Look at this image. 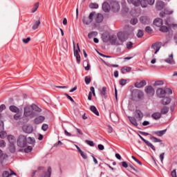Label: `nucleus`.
<instances>
[{
	"label": "nucleus",
	"mask_w": 177,
	"mask_h": 177,
	"mask_svg": "<svg viewBox=\"0 0 177 177\" xmlns=\"http://www.w3.org/2000/svg\"><path fill=\"white\" fill-rule=\"evenodd\" d=\"M35 143V140L31 137L27 136L20 134L17 139V145L18 147L21 149H24V147H27V145H34Z\"/></svg>",
	"instance_id": "nucleus-1"
},
{
	"label": "nucleus",
	"mask_w": 177,
	"mask_h": 177,
	"mask_svg": "<svg viewBox=\"0 0 177 177\" xmlns=\"http://www.w3.org/2000/svg\"><path fill=\"white\" fill-rule=\"evenodd\" d=\"M127 2L128 3H132L136 7L147 8V1L146 0H127Z\"/></svg>",
	"instance_id": "nucleus-2"
},
{
	"label": "nucleus",
	"mask_w": 177,
	"mask_h": 177,
	"mask_svg": "<svg viewBox=\"0 0 177 177\" xmlns=\"http://www.w3.org/2000/svg\"><path fill=\"white\" fill-rule=\"evenodd\" d=\"M104 42H110L111 45H120V44L117 43V37L115 35L111 36H106L103 38Z\"/></svg>",
	"instance_id": "nucleus-3"
},
{
	"label": "nucleus",
	"mask_w": 177,
	"mask_h": 177,
	"mask_svg": "<svg viewBox=\"0 0 177 177\" xmlns=\"http://www.w3.org/2000/svg\"><path fill=\"white\" fill-rule=\"evenodd\" d=\"M77 50L75 49V43L73 41V49H74V56L76 57L77 63L80 64L81 63V55H80V52H81V49H80V46L77 44Z\"/></svg>",
	"instance_id": "nucleus-4"
},
{
	"label": "nucleus",
	"mask_w": 177,
	"mask_h": 177,
	"mask_svg": "<svg viewBox=\"0 0 177 177\" xmlns=\"http://www.w3.org/2000/svg\"><path fill=\"white\" fill-rule=\"evenodd\" d=\"M24 115L25 117H32V115H34V111H32V107L26 106L24 109Z\"/></svg>",
	"instance_id": "nucleus-5"
},
{
	"label": "nucleus",
	"mask_w": 177,
	"mask_h": 177,
	"mask_svg": "<svg viewBox=\"0 0 177 177\" xmlns=\"http://www.w3.org/2000/svg\"><path fill=\"white\" fill-rule=\"evenodd\" d=\"M44 121H45V116L39 115L34 119L33 122L35 125H39V124H42Z\"/></svg>",
	"instance_id": "nucleus-6"
},
{
	"label": "nucleus",
	"mask_w": 177,
	"mask_h": 177,
	"mask_svg": "<svg viewBox=\"0 0 177 177\" xmlns=\"http://www.w3.org/2000/svg\"><path fill=\"white\" fill-rule=\"evenodd\" d=\"M22 129L24 132H25V133H32V131H34V127H32V126L31 125H26L24 126Z\"/></svg>",
	"instance_id": "nucleus-7"
},
{
	"label": "nucleus",
	"mask_w": 177,
	"mask_h": 177,
	"mask_svg": "<svg viewBox=\"0 0 177 177\" xmlns=\"http://www.w3.org/2000/svg\"><path fill=\"white\" fill-rule=\"evenodd\" d=\"M102 10H104L106 13L110 12V10H111V7L110 6V4L107 3V1H104L102 3Z\"/></svg>",
	"instance_id": "nucleus-8"
},
{
	"label": "nucleus",
	"mask_w": 177,
	"mask_h": 177,
	"mask_svg": "<svg viewBox=\"0 0 177 177\" xmlns=\"http://www.w3.org/2000/svg\"><path fill=\"white\" fill-rule=\"evenodd\" d=\"M145 91L147 95H151V96L154 95V88L151 86H147L145 88Z\"/></svg>",
	"instance_id": "nucleus-9"
},
{
	"label": "nucleus",
	"mask_w": 177,
	"mask_h": 177,
	"mask_svg": "<svg viewBox=\"0 0 177 177\" xmlns=\"http://www.w3.org/2000/svg\"><path fill=\"white\" fill-rule=\"evenodd\" d=\"M156 95L158 97H165V90L161 88H159L156 91Z\"/></svg>",
	"instance_id": "nucleus-10"
},
{
	"label": "nucleus",
	"mask_w": 177,
	"mask_h": 177,
	"mask_svg": "<svg viewBox=\"0 0 177 177\" xmlns=\"http://www.w3.org/2000/svg\"><path fill=\"white\" fill-rule=\"evenodd\" d=\"M100 95L102 96V97H104V99H106L107 95V87L104 86L101 90H100Z\"/></svg>",
	"instance_id": "nucleus-11"
},
{
	"label": "nucleus",
	"mask_w": 177,
	"mask_h": 177,
	"mask_svg": "<svg viewBox=\"0 0 177 177\" xmlns=\"http://www.w3.org/2000/svg\"><path fill=\"white\" fill-rule=\"evenodd\" d=\"M140 21L142 23V24H150V19L148 17L142 16L140 18Z\"/></svg>",
	"instance_id": "nucleus-12"
},
{
	"label": "nucleus",
	"mask_w": 177,
	"mask_h": 177,
	"mask_svg": "<svg viewBox=\"0 0 177 177\" xmlns=\"http://www.w3.org/2000/svg\"><path fill=\"white\" fill-rule=\"evenodd\" d=\"M147 84V83L145 82V80H142L140 82H136L134 84V86L136 88H143L144 86H146Z\"/></svg>",
	"instance_id": "nucleus-13"
},
{
	"label": "nucleus",
	"mask_w": 177,
	"mask_h": 177,
	"mask_svg": "<svg viewBox=\"0 0 177 177\" xmlns=\"http://www.w3.org/2000/svg\"><path fill=\"white\" fill-rule=\"evenodd\" d=\"M129 120L130 121L131 124L136 127V128H138V126L139 125L138 124V121L136 120V118L135 117L132 116H128Z\"/></svg>",
	"instance_id": "nucleus-14"
},
{
	"label": "nucleus",
	"mask_w": 177,
	"mask_h": 177,
	"mask_svg": "<svg viewBox=\"0 0 177 177\" xmlns=\"http://www.w3.org/2000/svg\"><path fill=\"white\" fill-rule=\"evenodd\" d=\"M7 140H8L10 144H15L16 143V137L12 134L8 135L7 136Z\"/></svg>",
	"instance_id": "nucleus-15"
},
{
	"label": "nucleus",
	"mask_w": 177,
	"mask_h": 177,
	"mask_svg": "<svg viewBox=\"0 0 177 177\" xmlns=\"http://www.w3.org/2000/svg\"><path fill=\"white\" fill-rule=\"evenodd\" d=\"M134 93L137 94V97L140 100L143 99L145 97V94L142 93V91L136 89L133 91Z\"/></svg>",
	"instance_id": "nucleus-16"
},
{
	"label": "nucleus",
	"mask_w": 177,
	"mask_h": 177,
	"mask_svg": "<svg viewBox=\"0 0 177 177\" xmlns=\"http://www.w3.org/2000/svg\"><path fill=\"white\" fill-rule=\"evenodd\" d=\"M153 24L156 27H161V26H162V19H161L160 18H156L153 21Z\"/></svg>",
	"instance_id": "nucleus-17"
},
{
	"label": "nucleus",
	"mask_w": 177,
	"mask_h": 177,
	"mask_svg": "<svg viewBox=\"0 0 177 177\" xmlns=\"http://www.w3.org/2000/svg\"><path fill=\"white\" fill-rule=\"evenodd\" d=\"M171 97H164L163 99L162 100V104L163 106H167L171 103Z\"/></svg>",
	"instance_id": "nucleus-18"
},
{
	"label": "nucleus",
	"mask_w": 177,
	"mask_h": 177,
	"mask_svg": "<svg viewBox=\"0 0 177 177\" xmlns=\"http://www.w3.org/2000/svg\"><path fill=\"white\" fill-rule=\"evenodd\" d=\"M165 7V3L164 1H158L156 3V9L158 10H162V8Z\"/></svg>",
	"instance_id": "nucleus-19"
},
{
	"label": "nucleus",
	"mask_w": 177,
	"mask_h": 177,
	"mask_svg": "<svg viewBox=\"0 0 177 177\" xmlns=\"http://www.w3.org/2000/svg\"><path fill=\"white\" fill-rule=\"evenodd\" d=\"M135 115H136V118L140 120H141L143 118V113H142L141 110L136 109Z\"/></svg>",
	"instance_id": "nucleus-20"
},
{
	"label": "nucleus",
	"mask_w": 177,
	"mask_h": 177,
	"mask_svg": "<svg viewBox=\"0 0 177 177\" xmlns=\"http://www.w3.org/2000/svg\"><path fill=\"white\" fill-rule=\"evenodd\" d=\"M160 48L161 47H160V44H158V43H155L151 45V49H153L155 50V55H157V53L158 52V50H160Z\"/></svg>",
	"instance_id": "nucleus-21"
},
{
	"label": "nucleus",
	"mask_w": 177,
	"mask_h": 177,
	"mask_svg": "<svg viewBox=\"0 0 177 177\" xmlns=\"http://www.w3.org/2000/svg\"><path fill=\"white\" fill-rule=\"evenodd\" d=\"M112 9L113 12H118L120 10V4L117 1H114L112 3Z\"/></svg>",
	"instance_id": "nucleus-22"
},
{
	"label": "nucleus",
	"mask_w": 177,
	"mask_h": 177,
	"mask_svg": "<svg viewBox=\"0 0 177 177\" xmlns=\"http://www.w3.org/2000/svg\"><path fill=\"white\" fill-rule=\"evenodd\" d=\"M131 70H132V68L129 66H123L121 68V73L122 74H127V73H131Z\"/></svg>",
	"instance_id": "nucleus-23"
},
{
	"label": "nucleus",
	"mask_w": 177,
	"mask_h": 177,
	"mask_svg": "<svg viewBox=\"0 0 177 177\" xmlns=\"http://www.w3.org/2000/svg\"><path fill=\"white\" fill-rule=\"evenodd\" d=\"M118 37L119 41L122 42L121 44H120V45H122V43L125 42V41H127L124 34L119 33L118 35Z\"/></svg>",
	"instance_id": "nucleus-24"
},
{
	"label": "nucleus",
	"mask_w": 177,
	"mask_h": 177,
	"mask_svg": "<svg viewBox=\"0 0 177 177\" xmlns=\"http://www.w3.org/2000/svg\"><path fill=\"white\" fill-rule=\"evenodd\" d=\"M39 26H41V20L39 19V20L35 21L33 22L32 29L35 30L38 29Z\"/></svg>",
	"instance_id": "nucleus-25"
},
{
	"label": "nucleus",
	"mask_w": 177,
	"mask_h": 177,
	"mask_svg": "<svg viewBox=\"0 0 177 177\" xmlns=\"http://www.w3.org/2000/svg\"><path fill=\"white\" fill-rule=\"evenodd\" d=\"M145 144L147 145V146H148V147H150L152 150H153V151H156V147H154V145H153V144H151L150 142H149L147 140L142 138V140Z\"/></svg>",
	"instance_id": "nucleus-26"
},
{
	"label": "nucleus",
	"mask_w": 177,
	"mask_h": 177,
	"mask_svg": "<svg viewBox=\"0 0 177 177\" xmlns=\"http://www.w3.org/2000/svg\"><path fill=\"white\" fill-rule=\"evenodd\" d=\"M165 132H167V129L162 130V131H153V134L156 135V136H162L163 135H165Z\"/></svg>",
	"instance_id": "nucleus-27"
},
{
	"label": "nucleus",
	"mask_w": 177,
	"mask_h": 177,
	"mask_svg": "<svg viewBox=\"0 0 177 177\" xmlns=\"http://www.w3.org/2000/svg\"><path fill=\"white\" fill-rule=\"evenodd\" d=\"M151 118L153 120H160V118H161V113L159 112H155L151 115Z\"/></svg>",
	"instance_id": "nucleus-28"
},
{
	"label": "nucleus",
	"mask_w": 177,
	"mask_h": 177,
	"mask_svg": "<svg viewBox=\"0 0 177 177\" xmlns=\"http://www.w3.org/2000/svg\"><path fill=\"white\" fill-rule=\"evenodd\" d=\"M90 110H91V111H92V113H93L94 114H95V115H97V117H99V115H100L99 111H97V109H96V106H90Z\"/></svg>",
	"instance_id": "nucleus-29"
},
{
	"label": "nucleus",
	"mask_w": 177,
	"mask_h": 177,
	"mask_svg": "<svg viewBox=\"0 0 177 177\" xmlns=\"http://www.w3.org/2000/svg\"><path fill=\"white\" fill-rule=\"evenodd\" d=\"M103 15L102 14H97V17H95V22L96 23H102L103 21Z\"/></svg>",
	"instance_id": "nucleus-30"
},
{
	"label": "nucleus",
	"mask_w": 177,
	"mask_h": 177,
	"mask_svg": "<svg viewBox=\"0 0 177 177\" xmlns=\"http://www.w3.org/2000/svg\"><path fill=\"white\" fill-rule=\"evenodd\" d=\"M8 149L10 151V153H16V146L15 145V144H10L8 146Z\"/></svg>",
	"instance_id": "nucleus-31"
},
{
	"label": "nucleus",
	"mask_w": 177,
	"mask_h": 177,
	"mask_svg": "<svg viewBox=\"0 0 177 177\" xmlns=\"http://www.w3.org/2000/svg\"><path fill=\"white\" fill-rule=\"evenodd\" d=\"M168 111H169V108L168 106H163L160 109V114H167Z\"/></svg>",
	"instance_id": "nucleus-32"
},
{
	"label": "nucleus",
	"mask_w": 177,
	"mask_h": 177,
	"mask_svg": "<svg viewBox=\"0 0 177 177\" xmlns=\"http://www.w3.org/2000/svg\"><path fill=\"white\" fill-rule=\"evenodd\" d=\"M159 31H161V32H168L169 31V28L165 26H161L160 27Z\"/></svg>",
	"instance_id": "nucleus-33"
},
{
	"label": "nucleus",
	"mask_w": 177,
	"mask_h": 177,
	"mask_svg": "<svg viewBox=\"0 0 177 177\" xmlns=\"http://www.w3.org/2000/svg\"><path fill=\"white\" fill-rule=\"evenodd\" d=\"M9 109L12 111V113H17L19 111V108L15 105L10 106Z\"/></svg>",
	"instance_id": "nucleus-34"
},
{
	"label": "nucleus",
	"mask_w": 177,
	"mask_h": 177,
	"mask_svg": "<svg viewBox=\"0 0 177 177\" xmlns=\"http://www.w3.org/2000/svg\"><path fill=\"white\" fill-rule=\"evenodd\" d=\"M52 175V167H48L47 171L44 174V177H50Z\"/></svg>",
	"instance_id": "nucleus-35"
},
{
	"label": "nucleus",
	"mask_w": 177,
	"mask_h": 177,
	"mask_svg": "<svg viewBox=\"0 0 177 177\" xmlns=\"http://www.w3.org/2000/svg\"><path fill=\"white\" fill-rule=\"evenodd\" d=\"M82 21L84 24L86 25L91 24V23H92V21L89 20V18L88 17H84L82 19Z\"/></svg>",
	"instance_id": "nucleus-36"
},
{
	"label": "nucleus",
	"mask_w": 177,
	"mask_h": 177,
	"mask_svg": "<svg viewBox=\"0 0 177 177\" xmlns=\"http://www.w3.org/2000/svg\"><path fill=\"white\" fill-rule=\"evenodd\" d=\"M151 140L153 142V143H161L162 142V140L158 139L157 137L152 136L150 138Z\"/></svg>",
	"instance_id": "nucleus-37"
},
{
	"label": "nucleus",
	"mask_w": 177,
	"mask_h": 177,
	"mask_svg": "<svg viewBox=\"0 0 177 177\" xmlns=\"http://www.w3.org/2000/svg\"><path fill=\"white\" fill-rule=\"evenodd\" d=\"M97 32L93 31L88 34V38H89V39H91V38H93V37H97Z\"/></svg>",
	"instance_id": "nucleus-38"
},
{
	"label": "nucleus",
	"mask_w": 177,
	"mask_h": 177,
	"mask_svg": "<svg viewBox=\"0 0 177 177\" xmlns=\"http://www.w3.org/2000/svg\"><path fill=\"white\" fill-rule=\"evenodd\" d=\"M32 111H37V113H41L42 111V109H41V108H39L38 106L34 104L33 106H32Z\"/></svg>",
	"instance_id": "nucleus-39"
},
{
	"label": "nucleus",
	"mask_w": 177,
	"mask_h": 177,
	"mask_svg": "<svg viewBox=\"0 0 177 177\" xmlns=\"http://www.w3.org/2000/svg\"><path fill=\"white\" fill-rule=\"evenodd\" d=\"M84 81H85V84L86 85H89L90 82H91V81H92V78L91 77L90 75L86 76L84 78Z\"/></svg>",
	"instance_id": "nucleus-40"
},
{
	"label": "nucleus",
	"mask_w": 177,
	"mask_h": 177,
	"mask_svg": "<svg viewBox=\"0 0 177 177\" xmlns=\"http://www.w3.org/2000/svg\"><path fill=\"white\" fill-rule=\"evenodd\" d=\"M38 8H39V2L36 3L33 6V8H32V13H35V11L38 10Z\"/></svg>",
	"instance_id": "nucleus-41"
},
{
	"label": "nucleus",
	"mask_w": 177,
	"mask_h": 177,
	"mask_svg": "<svg viewBox=\"0 0 177 177\" xmlns=\"http://www.w3.org/2000/svg\"><path fill=\"white\" fill-rule=\"evenodd\" d=\"M128 80L127 79H121L119 80V84L121 85V86H124V85H127V82Z\"/></svg>",
	"instance_id": "nucleus-42"
},
{
	"label": "nucleus",
	"mask_w": 177,
	"mask_h": 177,
	"mask_svg": "<svg viewBox=\"0 0 177 177\" xmlns=\"http://www.w3.org/2000/svg\"><path fill=\"white\" fill-rule=\"evenodd\" d=\"M89 8H91V9H97L99 8V4L96 3H91L89 5Z\"/></svg>",
	"instance_id": "nucleus-43"
},
{
	"label": "nucleus",
	"mask_w": 177,
	"mask_h": 177,
	"mask_svg": "<svg viewBox=\"0 0 177 177\" xmlns=\"http://www.w3.org/2000/svg\"><path fill=\"white\" fill-rule=\"evenodd\" d=\"M166 63H168L169 64H175V61H174V58H168L165 60Z\"/></svg>",
	"instance_id": "nucleus-44"
},
{
	"label": "nucleus",
	"mask_w": 177,
	"mask_h": 177,
	"mask_svg": "<svg viewBox=\"0 0 177 177\" xmlns=\"http://www.w3.org/2000/svg\"><path fill=\"white\" fill-rule=\"evenodd\" d=\"M11 176H12V174H10L9 171H3L2 177H11Z\"/></svg>",
	"instance_id": "nucleus-45"
},
{
	"label": "nucleus",
	"mask_w": 177,
	"mask_h": 177,
	"mask_svg": "<svg viewBox=\"0 0 177 177\" xmlns=\"http://www.w3.org/2000/svg\"><path fill=\"white\" fill-rule=\"evenodd\" d=\"M85 143H86V145H88V146H91V147H93V146H95V142L89 140H86Z\"/></svg>",
	"instance_id": "nucleus-46"
},
{
	"label": "nucleus",
	"mask_w": 177,
	"mask_h": 177,
	"mask_svg": "<svg viewBox=\"0 0 177 177\" xmlns=\"http://www.w3.org/2000/svg\"><path fill=\"white\" fill-rule=\"evenodd\" d=\"M138 18H133L131 19L130 23L132 24V26H135L138 24Z\"/></svg>",
	"instance_id": "nucleus-47"
},
{
	"label": "nucleus",
	"mask_w": 177,
	"mask_h": 177,
	"mask_svg": "<svg viewBox=\"0 0 177 177\" xmlns=\"http://www.w3.org/2000/svg\"><path fill=\"white\" fill-rule=\"evenodd\" d=\"M25 153H31L32 151V147L28 146L26 148L24 149Z\"/></svg>",
	"instance_id": "nucleus-48"
},
{
	"label": "nucleus",
	"mask_w": 177,
	"mask_h": 177,
	"mask_svg": "<svg viewBox=\"0 0 177 177\" xmlns=\"http://www.w3.org/2000/svg\"><path fill=\"white\" fill-rule=\"evenodd\" d=\"M145 33L143 32V31L142 30H139L137 33V37L138 38H142V37H143Z\"/></svg>",
	"instance_id": "nucleus-49"
},
{
	"label": "nucleus",
	"mask_w": 177,
	"mask_h": 177,
	"mask_svg": "<svg viewBox=\"0 0 177 177\" xmlns=\"http://www.w3.org/2000/svg\"><path fill=\"white\" fill-rule=\"evenodd\" d=\"M6 135H7L6 131H0L1 139H5V138H6Z\"/></svg>",
	"instance_id": "nucleus-50"
},
{
	"label": "nucleus",
	"mask_w": 177,
	"mask_h": 177,
	"mask_svg": "<svg viewBox=\"0 0 177 177\" xmlns=\"http://www.w3.org/2000/svg\"><path fill=\"white\" fill-rule=\"evenodd\" d=\"M48 128H49V126L48 124H42L41 129L44 132H46V131H48Z\"/></svg>",
	"instance_id": "nucleus-51"
},
{
	"label": "nucleus",
	"mask_w": 177,
	"mask_h": 177,
	"mask_svg": "<svg viewBox=\"0 0 177 177\" xmlns=\"http://www.w3.org/2000/svg\"><path fill=\"white\" fill-rule=\"evenodd\" d=\"M95 16V12H92L90 13L89 16H88V19L89 20L92 22L93 21V17Z\"/></svg>",
	"instance_id": "nucleus-52"
},
{
	"label": "nucleus",
	"mask_w": 177,
	"mask_h": 177,
	"mask_svg": "<svg viewBox=\"0 0 177 177\" xmlns=\"http://www.w3.org/2000/svg\"><path fill=\"white\" fill-rule=\"evenodd\" d=\"M165 95H167V93H168V95H172V89L169 88H165Z\"/></svg>",
	"instance_id": "nucleus-53"
},
{
	"label": "nucleus",
	"mask_w": 177,
	"mask_h": 177,
	"mask_svg": "<svg viewBox=\"0 0 177 177\" xmlns=\"http://www.w3.org/2000/svg\"><path fill=\"white\" fill-rule=\"evenodd\" d=\"M145 31H146V32H148L149 34H151L153 29H151V27H150V26H147L145 28Z\"/></svg>",
	"instance_id": "nucleus-54"
},
{
	"label": "nucleus",
	"mask_w": 177,
	"mask_h": 177,
	"mask_svg": "<svg viewBox=\"0 0 177 177\" xmlns=\"http://www.w3.org/2000/svg\"><path fill=\"white\" fill-rule=\"evenodd\" d=\"M80 154L81 155L82 158H84V160H86V158H88V156H86V153H84V152L83 151H80Z\"/></svg>",
	"instance_id": "nucleus-55"
},
{
	"label": "nucleus",
	"mask_w": 177,
	"mask_h": 177,
	"mask_svg": "<svg viewBox=\"0 0 177 177\" xmlns=\"http://www.w3.org/2000/svg\"><path fill=\"white\" fill-rule=\"evenodd\" d=\"M131 158H133V160H134V161H136V162H137L138 164H139V165H142V162H140V160H139L138 158H136V157L132 156Z\"/></svg>",
	"instance_id": "nucleus-56"
},
{
	"label": "nucleus",
	"mask_w": 177,
	"mask_h": 177,
	"mask_svg": "<svg viewBox=\"0 0 177 177\" xmlns=\"http://www.w3.org/2000/svg\"><path fill=\"white\" fill-rule=\"evenodd\" d=\"M132 46H133V43H132L131 41H129L127 44V49H132Z\"/></svg>",
	"instance_id": "nucleus-57"
},
{
	"label": "nucleus",
	"mask_w": 177,
	"mask_h": 177,
	"mask_svg": "<svg viewBox=\"0 0 177 177\" xmlns=\"http://www.w3.org/2000/svg\"><path fill=\"white\" fill-rule=\"evenodd\" d=\"M155 85H156V86L164 85V81L158 80V81L155 82Z\"/></svg>",
	"instance_id": "nucleus-58"
},
{
	"label": "nucleus",
	"mask_w": 177,
	"mask_h": 177,
	"mask_svg": "<svg viewBox=\"0 0 177 177\" xmlns=\"http://www.w3.org/2000/svg\"><path fill=\"white\" fill-rule=\"evenodd\" d=\"M6 147V142L5 140H0V147Z\"/></svg>",
	"instance_id": "nucleus-59"
},
{
	"label": "nucleus",
	"mask_w": 177,
	"mask_h": 177,
	"mask_svg": "<svg viewBox=\"0 0 177 177\" xmlns=\"http://www.w3.org/2000/svg\"><path fill=\"white\" fill-rule=\"evenodd\" d=\"M24 44H28L31 41V37H27L26 39H23Z\"/></svg>",
	"instance_id": "nucleus-60"
},
{
	"label": "nucleus",
	"mask_w": 177,
	"mask_h": 177,
	"mask_svg": "<svg viewBox=\"0 0 177 177\" xmlns=\"http://www.w3.org/2000/svg\"><path fill=\"white\" fill-rule=\"evenodd\" d=\"M21 117V114H19V113H16V114L14 115V120H20Z\"/></svg>",
	"instance_id": "nucleus-61"
},
{
	"label": "nucleus",
	"mask_w": 177,
	"mask_h": 177,
	"mask_svg": "<svg viewBox=\"0 0 177 177\" xmlns=\"http://www.w3.org/2000/svg\"><path fill=\"white\" fill-rule=\"evenodd\" d=\"M75 129L77 131V133L79 135H80L81 136H82V135H84V133L82 132V131L77 127H75Z\"/></svg>",
	"instance_id": "nucleus-62"
},
{
	"label": "nucleus",
	"mask_w": 177,
	"mask_h": 177,
	"mask_svg": "<svg viewBox=\"0 0 177 177\" xmlns=\"http://www.w3.org/2000/svg\"><path fill=\"white\" fill-rule=\"evenodd\" d=\"M65 96H66L67 99H68L70 101H71L73 103H74V99L71 96H70L68 94L65 93Z\"/></svg>",
	"instance_id": "nucleus-63"
},
{
	"label": "nucleus",
	"mask_w": 177,
	"mask_h": 177,
	"mask_svg": "<svg viewBox=\"0 0 177 177\" xmlns=\"http://www.w3.org/2000/svg\"><path fill=\"white\" fill-rule=\"evenodd\" d=\"M171 175L172 177H177V176H176V169H174L171 172Z\"/></svg>",
	"instance_id": "nucleus-64"
}]
</instances>
